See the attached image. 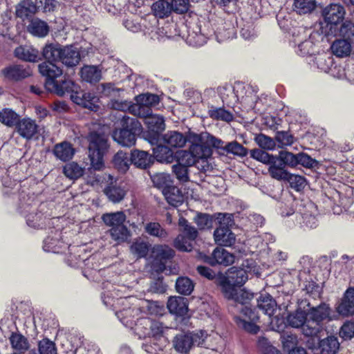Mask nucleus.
Listing matches in <instances>:
<instances>
[{
	"label": "nucleus",
	"mask_w": 354,
	"mask_h": 354,
	"mask_svg": "<svg viewBox=\"0 0 354 354\" xmlns=\"http://www.w3.org/2000/svg\"><path fill=\"white\" fill-rule=\"evenodd\" d=\"M218 283L225 297L232 301L237 291L236 287L239 286H235V284L228 281L225 277L220 279Z\"/></svg>",
	"instance_id": "obj_51"
},
{
	"label": "nucleus",
	"mask_w": 354,
	"mask_h": 354,
	"mask_svg": "<svg viewBox=\"0 0 354 354\" xmlns=\"http://www.w3.org/2000/svg\"><path fill=\"white\" fill-rule=\"evenodd\" d=\"M131 164L141 169H146L152 162L151 156L147 151L138 149L131 151Z\"/></svg>",
	"instance_id": "obj_26"
},
{
	"label": "nucleus",
	"mask_w": 354,
	"mask_h": 354,
	"mask_svg": "<svg viewBox=\"0 0 354 354\" xmlns=\"http://www.w3.org/2000/svg\"><path fill=\"white\" fill-rule=\"evenodd\" d=\"M336 309L339 315L343 317L354 315V288L346 290Z\"/></svg>",
	"instance_id": "obj_12"
},
{
	"label": "nucleus",
	"mask_w": 354,
	"mask_h": 354,
	"mask_svg": "<svg viewBox=\"0 0 354 354\" xmlns=\"http://www.w3.org/2000/svg\"><path fill=\"white\" fill-rule=\"evenodd\" d=\"M277 306L274 299L268 293H263L257 298V307L266 315L271 316Z\"/></svg>",
	"instance_id": "obj_29"
},
{
	"label": "nucleus",
	"mask_w": 354,
	"mask_h": 354,
	"mask_svg": "<svg viewBox=\"0 0 354 354\" xmlns=\"http://www.w3.org/2000/svg\"><path fill=\"white\" fill-rule=\"evenodd\" d=\"M162 194L167 203L174 207H178L184 201L181 191L176 186L171 185L166 187L162 190Z\"/></svg>",
	"instance_id": "obj_24"
},
{
	"label": "nucleus",
	"mask_w": 354,
	"mask_h": 354,
	"mask_svg": "<svg viewBox=\"0 0 354 354\" xmlns=\"http://www.w3.org/2000/svg\"><path fill=\"white\" fill-rule=\"evenodd\" d=\"M37 9V3L31 0H23L16 7V15L24 19L35 14Z\"/></svg>",
	"instance_id": "obj_33"
},
{
	"label": "nucleus",
	"mask_w": 354,
	"mask_h": 354,
	"mask_svg": "<svg viewBox=\"0 0 354 354\" xmlns=\"http://www.w3.org/2000/svg\"><path fill=\"white\" fill-rule=\"evenodd\" d=\"M151 244L140 238L136 239L130 246L131 253L137 259L146 258L149 254Z\"/></svg>",
	"instance_id": "obj_28"
},
{
	"label": "nucleus",
	"mask_w": 354,
	"mask_h": 354,
	"mask_svg": "<svg viewBox=\"0 0 354 354\" xmlns=\"http://www.w3.org/2000/svg\"><path fill=\"white\" fill-rule=\"evenodd\" d=\"M64 174L70 179H77L84 174V169L75 162L66 164L63 168Z\"/></svg>",
	"instance_id": "obj_49"
},
{
	"label": "nucleus",
	"mask_w": 354,
	"mask_h": 354,
	"mask_svg": "<svg viewBox=\"0 0 354 354\" xmlns=\"http://www.w3.org/2000/svg\"><path fill=\"white\" fill-rule=\"evenodd\" d=\"M126 122L127 124H130L131 129H115L113 132L112 137L119 145L130 147L136 143V131L140 130V124L138 120L129 118L127 119Z\"/></svg>",
	"instance_id": "obj_3"
},
{
	"label": "nucleus",
	"mask_w": 354,
	"mask_h": 354,
	"mask_svg": "<svg viewBox=\"0 0 354 354\" xmlns=\"http://www.w3.org/2000/svg\"><path fill=\"white\" fill-rule=\"evenodd\" d=\"M201 258L204 262L212 266L216 265L227 266L233 263L235 259L232 254L221 248L214 249L210 256L203 255Z\"/></svg>",
	"instance_id": "obj_9"
},
{
	"label": "nucleus",
	"mask_w": 354,
	"mask_h": 354,
	"mask_svg": "<svg viewBox=\"0 0 354 354\" xmlns=\"http://www.w3.org/2000/svg\"><path fill=\"white\" fill-rule=\"evenodd\" d=\"M151 10L156 17H166L171 12L170 3L167 0H158L152 4Z\"/></svg>",
	"instance_id": "obj_40"
},
{
	"label": "nucleus",
	"mask_w": 354,
	"mask_h": 354,
	"mask_svg": "<svg viewBox=\"0 0 354 354\" xmlns=\"http://www.w3.org/2000/svg\"><path fill=\"white\" fill-rule=\"evenodd\" d=\"M53 152L57 159L63 162H66L73 158L75 153V149L72 144L64 141L56 144L53 148Z\"/></svg>",
	"instance_id": "obj_16"
},
{
	"label": "nucleus",
	"mask_w": 354,
	"mask_h": 354,
	"mask_svg": "<svg viewBox=\"0 0 354 354\" xmlns=\"http://www.w3.org/2000/svg\"><path fill=\"white\" fill-rule=\"evenodd\" d=\"M145 118V122L149 131L151 132L149 138V142L153 145H157L159 140L160 133L165 129L164 118L159 115H153L152 113L148 116H140Z\"/></svg>",
	"instance_id": "obj_6"
},
{
	"label": "nucleus",
	"mask_w": 354,
	"mask_h": 354,
	"mask_svg": "<svg viewBox=\"0 0 354 354\" xmlns=\"http://www.w3.org/2000/svg\"><path fill=\"white\" fill-rule=\"evenodd\" d=\"M322 354H336L339 348L338 338L330 335L319 342Z\"/></svg>",
	"instance_id": "obj_32"
},
{
	"label": "nucleus",
	"mask_w": 354,
	"mask_h": 354,
	"mask_svg": "<svg viewBox=\"0 0 354 354\" xmlns=\"http://www.w3.org/2000/svg\"><path fill=\"white\" fill-rule=\"evenodd\" d=\"M102 221L104 223L111 227L124 225L126 220V216L122 212H117L113 213H107L103 214Z\"/></svg>",
	"instance_id": "obj_42"
},
{
	"label": "nucleus",
	"mask_w": 354,
	"mask_h": 354,
	"mask_svg": "<svg viewBox=\"0 0 354 354\" xmlns=\"http://www.w3.org/2000/svg\"><path fill=\"white\" fill-rule=\"evenodd\" d=\"M241 315V317H235V321L239 327L250 333L257 334L259 330V327L257 325L259 315L255 310H252L250 307L242 308Z\"/></svg>",
	"instance_id": "obj_5"
},
{
	"label": "nucleus",
	"mask_w": 354,
	"mask_h": 354,
	"mask_svg": "<svg viewBox=\"0 0 354 354\" xmlns=\"http://www.w3.org/2000/svg\"><path fill=\"white\" fill-rule=\"evenodd\" d=\"M310 303L307 300H302L299 304L297 310L288 315L287 322L292 328H301L304 333V328L307 324L308 312L306 307H309Z\"/></svg>",
	"instance_id": "obj_8"
},
{
	"label": "nucleus",
	"mask_w": 354,
	"mask_h": 354,
	"mask_svg": "<svg viewBox=\"0 0 354 354\" xmlns=\"http://www.w3.org/2000/svg\"><path fill=\"white\" fill-rule=\"evenodd\" d=\"M15 55L18 59L30 62H35L39 59L38 50L28 46H20L16 48Z\"/></svg>",
	"instance_id": "obj_25"
},
{
	"label": "nucleus",
	"mask_w": 354,
	"mask_h": 354,
	"mask_svg": "<svg viewBox=\"0 0 354 354\" xmlns=\"http://www.w3.org/2000/svg\"><path fill=\"white\" fill-rule=\"evenodd\" d=\"M127 191L124 189V187L117 184H111L104 189V194L114 203H120L122 201Z\"/></svg>",
	"instance_id": "obj_34"
},
{
	"label": "nucleus",
	"mask_w": 354,
	"mask_h": 354,
	"mask_svg": "<svg viewBox=\"0 0 354 354\" xmlns=\"http://www.w3.org/2000/svg\"><path fill=\"white\" fill-rule=\"evenodd\" d=\"M153 153L155 158L160 162L171 163L175 156L173 151L168 146L157 145L153 148Z\"/></svg>",
	"instance_id": "obj_31"
},
{
	"label": "nucleus",
	"mask_w": 354,
	"mask_h": 354,
	"mask_svg": "<svg viewBox=\"0 0 354 354\" xmlns=\"http://www.w3.org/2000/svg\"><path fill=\"white\" fill-rule=\"evenodd\" d=\"M62 48L59 44H46L43 48L42 55L46 62H55L59 61Z\"/></svg>",
	"instance_id": "obj_38"
},
{
	"label": "nucleus",
	"mask_w": 354,
	"mask_h": 354,
	"mask_svg": "<svg viewBox=\"0 0 354 354\" xmlns=\"http://www.w3.org/2000/svg\"><path fill=\"white\" fill-rule=\"evenodd\" d=\"M193 241L183 234H178L174 241V246L181 252H190L193 248Z\"/></svg>",
	"instance_id": "obj_59"
},
{
	"label": "nucleus",
	"mask_w": 354,
	"mask_h": 354,
	"mask_svg": "<svg viewBox=\"0 0 354 354\" xmlns=\"http://www.w3.org/2000/svg\"><path fill=\"white\" fill-rule=\"evenodd\" d=\"M277 158L285 167H295L297 165V154L282 151L279 153Z\"/></svg>",
	"instance_id": "obj_61"
},
{
	"label": "nucleus",
	"mask_w": 354,
	"mask_h": 354,
	"mask_svg": "<svg viewBox=\"0 0 354 354\" xmlns=\"http://www.w3.org/2000/svg\"><path fill=\"white\" fill-rule=\"evenodd\" d=\"M193 337L189 333L187 334L176 335L173 340L175 350L180 353H187L189 351L193 344Z\"/></svg>",
	"instance_id": "obj_22"
},
{
	"label": "nucleus",
	"mask_w": 354,
	"mask_h": 354,
	"mask_svg": "<svg viewBox=\"0 0 354 354\" xmlns=\"http://www.w3.org/2000/svg\"><path fill=\"white\" fill-rule=\"evenodd\" d=\"M145 232L150 236L157 237L160 239H165L168 236V233L160 223L150 222L145 226Z\"/></svg>",
	"instance_id": "obj_44"
},
{
	"label": "nucleus",
	"mask_w": 354,
	"mask_h": 354,
	"mask_svg": "<svg viewBox=\"0 0 354 354\" xmlns=\"http://www.w3.org/2000/svg\"><path fill=\"white\" fill-rule=\"evenodd\" d=\"M38 68L40 74L46 77V89L54 88V82L62 75V70L52 62H44L38 65Z\"/></svg>",
	"instance_id": "obj_10"
},
{
	"label": "nucleus",
	"mask_w": 354,
	"mask_h": 354,
	"mask_svg": "<svg viewBox=\"0 0 354 354\" xmlns=\"http://www.w3.org/2000/svg\"><path fill=\"white\" fill-rule=\"evenodd\" d=\"M268 174L273 178L279 181H286L288 179L289 171L286 167L276 158L268 167Z\"/></svg>",
	"instance_id": "obj_23"
},
{
	"label": "nucleus",
	"mask_w": 354,
	"mask_h": 354,
	"mask_svg": "<svg viewBox=\"0 0 354 354\" xmlns=\"http://www.w3.org/2000/svg\"><path fill=\"white\" fill-rule=\"evenodd\" d=\"M225 277L239 287L245 284L248 279V275L246 274L245 270L236 266H232L229 268L227 272V275Z\"/></svg>",
	"instance_id": "obj_21"
},
{
	"label": "nucleus",
	"mask_w": 354,
	"mask_h": 354,
	"mask_svg": "<svg viewBox=\"0 0 354 354\" xmlns=\"http://www.w3.org/2000/svg\"><path fill=\"white\" fill-rule=\"evenodd\" d=\"M331 50L333 53L339 57H347L351 51V42L343 39H337L331 45Z\"/></svg>",
	"instance_id": "obj_35"
},
{
	"label": "nucleus",
	"mask_w": 354,
	"mask_h": 354,
	"mask_svg": "<svg viewBox=\"0 0 354 354\" xmlns=\"http://www.w3.org/2000/svg\"><path fill=\"white\" fill-rule=\"evenodd\" d=\"M208 114L209 116L214 120H222L227 122H231L234 119L232 113L223 108L212 106L208 111Z\"/></svg>",
	"instance_id": "obj_47"
},
{
	"label": "nucleus",
	"mask_w": 354,
	"mask_h": 354,
	"mask_svg": "<svg viewBox=\"0 0 354 354\" xmlns=\"http://www.w3.org/2000/svg\"><path fill=\"white\" fill-rule=\"evenodd\" d=\"M178 225L181 229V234L187 237L191 241H195L197 238L198 232L194 226L191 225L187 219L180 217L178 220Z\"/></svg>",
	"instance_id": "obj_48"
},
{
	"label": "nucleus",
	"mask_w": 354,
	"mask_h": 354,
	"mask_svg": "<svg viewBox=\"0 0 354 354\" xmlns=\"http://www.w3.org/2000/svg\"><path fill=\"white\" fill-rule=\"evenodd\" d=\"M176 158L177 163L185 165L187 167L195 165L196 162L190 149L189 151L183 150L178 151Z\"/></svg>",
	"instance_id": "obj_60"
},
{
	"label": "nucleus",
	"mask_w": 354,
	"mask_h": 354,
	"mask_svg": "<svg viewBox=\"0 0 354 354\" xmlns=\"http://www.w3.org/2000/svg\"><path fill=\"white\" fill-rule=\"evenodd\" d=\"M339 34L344 39L354 42V23L351 21H344L340 27Z\"/></svg>",
	"instance_id": "obj_64"
},
{
	"label": "nucleus",
	"mask_w": 354,
	"mask_h": 354,
	"mask_svg": "<svg viewBox=\"0 0 354 354\" xmlns=\"http://www.w3.org/2000/svg\"><path fill=\"white\" fill-rule=\"evenodd\" d=\"M225 151L241 158L245 157L248 150L236 141L227 142L225 145Z\"/></svg>",
	"instance_id": "obj_53"
},
{
	"label": "nucleus",
	"mask_w": 354,
	"mask_h": 354,
	"mask_svg": "<svg viewBox=\"0 0 354 354\" xmlns=\"http://www.w3.org/2000/svg\"><path fill=\"white\" fill-rule=\"evenodd\" d=\"M88 141V157L95 170L104 167L103 156L108 149L107 137L101 131H91L87 137Z\"/></svg>",
	"instance_id": "obj_1"
},
{
	"label": "nucleus",
	"mask_w": 354,
	"mask_h": 354,
	"mask_svg": "<svg viewBox=\"0 0 354 354\" xmlns=\"http://www.w3.org/2000/svg\"><path fill=\"white\" fill-rule=\"evenodd\" d=\"M82 80L90 84H95L102 79V68L100 66L85 65L80 70Z\"/></svg>",
	"instance_id": "obj_15"
},
{
	"label": "nucleus",
	"mask_w": 354,
	"mask_h": 354,
	"mask_svg": "<svg viewBox=\"0 0 354 354\" xmlns=\"http://www.w3.org/2000/svg\"><path fill=\"white\" fill-rule=\"evenodd\" d=\"M61 233L56 231L53 236H48L44 241L43 248L46 252L59 253L62 252V249L66 247L61 239Z\"/></svg>",
	"instance_id": "obj_18"
},
{
	"label": "nucleus",
	"mask_w": 354,
	"mask_h": 354,
	"mask_svg": "<svg viewBox=\"0 0 354 354\" xmlns=\"http://www.w3.org/2000/svg\"><path fill=\"white\" fill-rule=\"evenodd\" d=\"M151 180L155 187L162 189V190L172 185L170 175L165 173L154 174L151 176Z\"/></svg>",
	"instance_id": "obj_56"
},
{
	"label": "nucleus",
	"mask_w": 354,
	"mask_h": 354,
	"mask_svg": "<svg viewBox=\"0 0 354 354\" xmlns=\"http://www.w3.org/2000/svg\"><path fill=\"white\" fill-rule=\"evenodd\" d=\"M250 156L265 165H268V166L271 164V162H272L277 158V156L269 154L265 151L259 149H254L251 150Z\"/></svg>",
	"instance_id": "obj_57"
},
{
	"label": "nucleus",
	"mask_w": 354,
	"mask_h": 354,
	"mask_svg": "<svg viewBox=\"0 0 354 354\" xmlns=\"http://www.w3.org/2000/svg\"><path fill=\"white\" fill-rule=\"evenodd\" d=\"M189 149L196 160L205 157H210L212 153V149L207 146V144H192Z\"/></svg>",
	"instance_id": "obj_52"
},
{
	"label": "nucleus",
	"mask_w": 354,
	"mask_h": 354,
	"mask_svg": "<svg viewBox=\"0 0 354 354\" xmlns=\"http://www.w3.org/2000/svg\"><path fill=\"white\" fill-rule=\"evenodd\" d=\"M1 73L8 80L18 81L30 76L31 72L21 65H11L2 69Z\"/></svg>",
	"instance_id": "obj_13"
},
{
	"label": "nucleus",
	"mask_w": 354,
	"mask_h": 354,
	"mask_svg": "<svg viewBox=\"0 0 354 354\" xmlns=\"http://www.w3.org/2000/svg\"><path fill=\"white\" fill-rule=\"evenodd\" d=\"M176 291L184 295H189L194 290V285L193 281L187 277H180L176 281Z\"/></svg>",
	"instance_id": "obj_43"
},
{
	"label": "nucleus",
	"mask_w": 354,
	"mask_h": 354,
	"mask_svg": "<svg viewBox=\"0 0 354 354\" xmlns=\"http://www.w3.org/2000/svg\"><path fill=\"white\" fill-rule=\"evenodd\" d=\"M167 308L174 315L183 316L188 310L187 299L183 297H171L167 301Z\"/></svg>",
	"instance_id": "obj_19"
},
{
	"label": "nucleus",
	"mask_w": 354,
	"mask_h": 354,
	"mask_svg": "<svg viewBox=\"0 0 354 354\" xmlns=\"http://www.w3.org/2000/svg\"><path fill=\"white\" fill-rule=\"evenodd\" d=\"M109 232L111 238L118 243L126 241L130 236V232L124 225L111 227Z\"/></svg>",
	"instance_id": "obj_50"
},
{
	"label": "nucleus",
	"mask_w": 354,
	"mask_h": 354,
	"mask_svg": "<svg viewBox=\"0 0 354 354\" xmlns=\"http://www.w3.org/2000/svg\"><path fill=\"white\" fill-rule=\"evenodd\" d=\"M137 310L131 308L123 309L116 313V316L120 322L127 327L132 328L135 321L133 313Z\"/></svg>",
	"instance_id": "obj_55"
},
{
	"label": "nucleus",
	"mask_w": 354,
	"mask_h": 354,
	"mask_svg": "<svg viewBox=\"0 0 354 354\" xmlns=\"http://www.w3.org/2000/svg\"><path fill=\"white\" fill-rule=\"evenodd\" d=\"M314 209V205L312 203L308 204L306 209L300 213V219L302 222H299L303 227L308 228H315L317 226V219L315 215L312 214V209Z\"/></svg>",
	"instance_id": "obj_37"
},
{
	"label": "nucleus",
	"mask_w": 354,
	"mask_h": 354,
	"mask_svg": "<svg viewBox=\"0 0 354 354\" xmlns=\"http://www.w3.org/2000/svg\"><path fill=\"white\" fill-rule=\"evenodd\" d=\"M308 319L304 328V335L307 337L317 335L322 330V323L324 320L329 319L330 308L325 303H322L316 307H308Z\"/></svg>",
	"instance_id": "obj_2"
},
{
	"label": "nucleus",
	"mask_w": 354,
	"mask_h": 354,
	"mask_svg": "<svg viewBox=\"0 0 354 354\" xmlns=\"http://www.w3.org/2000/svg\"><path fill=\"white\" fill-rule=\"evenodd\" d=\"M113 163L120 172L125 173L129 169L131 160L127 152L119 151L113 156Z\"/></svg>",
	"instance_id": "obj_36"
},
{
	"label": "nucleus",
	"mask_w": 354,
	"mask_h": 354,
	"mask_svg": "<svg viewBox=\"0 0 354 354\" xmlns=\"http://www.w3.org/2000/svg\"><path fill=\"white\" fill-rule=\"evenodd\" d=\"M16 129L19 135L26 140L32 139L39 132V126L28 118L19 120Z\"/></svg>",
	"instance_id": "obj_11"
},
{
	"label": "nucleus",
	"mask_w": 354,
	"mask_h": 354,
	"mask_svg": "<svg viewBox=\"0 0 354 354\" xmlns=\"http://www.w3.org/2000/svg\"><path fill=\"white\" fill-rule=\"evenodd\" d=\"M75 88H77V85L75 84L73 81L65 79L60 82L55 80L54 82V88H48L47 90L59 96H63L66 93H73Z\"/></svg>",
	"instance_id": "obj_27"
},
{
	"label": "nucleus",
	"mask_w": 354,
	"mask_h": 354,
	"mask_svg": "<svg viewBox=\"0 0 354 354\" xmlns=\"http://www.w3.org/2000/svg\"><path fill=\"white\" fill-rule=\"evenodd\" d=\"M345 13L344 6L339 3H330L324 7L322 11L324 23L330 25V29L333 26L337 25L343 20Z\"/></svg>",
	"instance_id": "obj_7"
},
{
	"label": "nucleus",
	"mask_w": 354,
	"mask_h": 354,
	"mask_svg": "<svg viewBox=\"0 0 354 354\" xmlns=\"http://www.w3.org/2000/svg\"><path fill=\"white\" fill-rule=\"evenodd\" d=\"M172 172L179 182L185 183L189 181V169L185 165L178 163L173 165Z\"/></svg>",
	"instance_id": "obj_62"
},
{
	"label": "nucleus",
	"mask_w": 354,
	"mask_h": 354,
	"mask_svg": "<svg viewBox=\"0 0 354 354\" xmlns=\"http://www.w3.org/2000/svg\"><path fill=\"white\" fill-rule=\"evenodd\" d=\"M315 64L321 71L328 72L333 64V59L326 53L319 54L315 57Z\"/></svg>",
	"instance_id": "obj_63"
},
{
	"label": "nucleus",
	"mask_w": 354,
	"mask_h": 354,
	"mask_svg": "<svg viewBox=\"0 0 354 354\" xmlns=\"http://www.w3.org/2000/svg\"><path fill=\"white\" fill-rule=\"evenodd\" d=\"M10 341L12 348L20 352H24L28 350L29 344L27 339L19 333H13L10 337Z\"/></svg>",
	"instance_id": "obj_54"
},
{
	"label": "nucleus",
	"mask_w": 354,
	"mask_h": 354,
	"mask_svg": "<svg viewBox=\"0 0 354 354\" xmlns=\"http://www.w3.org/2000/svg\"><path fill=\"white\" fill-rule=\"evenodd\" d=\"M27 28L30 34L38 37H44L49 32L48 24L38 18L32 19Z\"/></svg>",
	"instance_id": "obj_30"
},
{
	"label": "nucleus",
	"mask_w": 354,
	"mask_h": 354,
	"mask_svg": "<svg viewBox=\"0 0 354 354\" xmlns=\"http://www.w3.org/2000/svg\"><path fill=\"white\" fill-rule=\"evenodd\" d=\"M73 102L91 111H96L98 106L97 104L98 98L92 93L87 94L84 100H81L80 97L75 95L73 97Z\"/></svg>",
	"instance_id": "obj_45"
},
{
	"label": "nucleus",
	"mask_w": 354,
	"mask_h": 354,
	"mask_svg": "<svg viewBox=\"0 0 354 354\" xmlns=\"http://www.w3.org/2000/svg\"><path fill=\"white\" fill-rule=\"evenodd\" d=\"M136 103L132 109L136 116H148L152 113L151 107L158 104L160 98L158 95L151 93L139 95L136 97Z\"/></svg>",
	"instance_id": "obj_4"
},
{
	"label": "nucleus",
	"mask_w": 354,
	"mask_h": 354,
	"mask_svg": "<svg viewBox=\"0 0 354 354\" xmlns=\"http://www.w3.org/2000/svg\"><path fill=\"white\" fill-rule=\"evenodd\" d=\"M250 156L265 165H268V166L271 164V162H272L277 158V156L269 154L265 151L259 149H254L251 150Z\"/></svg>",
	"instance_id": "obj_58"
},
{
	"label": "nucleus",
	"mask_w": 354,
	"mask_h": 354,
	"mask_svg": "<svg viewBox=\"0 0 354 354\" xmlns=\"http://www.w3.org/2000/svg\"><path fill=\"white\" fill-rule=\"evenodd\" d=\"M59 60L68 67L75 66L80 61V53L75 47H64L62 50Z\"/></svg>",
	"instance_id": "obj_17"
},
{
	"label": "nucleus",
	"mask_w": 354,
	"mask_h": 354,
	"mask_svg": "<svg viewBox=\"0 0 354 354\" xmlns=\"http://www.w3.org/2000/svg\"><path fill=\"white\" fill-rule=\"evenodd\" d=\"M162 140L165 144L171 148H181L187 142V138L176 131H170L162 136Z\"/></svg>",
	"instance_id": "obj_20"
},
{
	"label": "nucleus",
	"mask_w": 354,
	"mask_h": 354,
	"mask_svg": "<svg viewBox=\"0 0 354 354\" xmlns=\"http://www.w3.org/2000/svg\"><path fill=\"white\" fill-rule=\"evenodd\" d=\"M19 120V115L9 108L3 109L0 111V122L7 127L16 126Z\"/></svg>",
	"instance_id": "obj_41"
},
{
	"label": "nucleus",
	"mask_w": 354,
	"mask_h": 354,
	"mask_svg": "<svg viewBox=\"0 0 354 354\" xmlns=\"http://www.w3.org/2000/svg\"><path fill=\"white\" fill-rule=\"evenodd\" d=\"M315 8V0H295L294 2V10L299 15L310 13Z\"/></svg>",
	"instance_id": "obj_46"
},
{
	"label": "nucleus",
	"mask_w": 354,
	"mask_h": 354,
	"mask_svg": "<svg viewBox=\"0 0 354 354\" xmlns=\"http://www.w3.org/2000/svg\"><path fill=\"white\" fill-rule=\"evenodd\" d=\"M216 244L222 246H231L235 243V235L228 227L220 226L214 232Z\"/></svg>",
	"instance_id": "obj_14"
},
{
	"label": "nucleus",
	"mask_w": 354,
	"mask_h": 354,
	"mask_svg": "<svg viewBox=\"0 0 354 354\" xmlns=\"http://www.w3.org/2000/svg\"><path fill=\"white\" fill-rule=\"evenodd\" d=\"M151 251L154 257L160 261L171 259L175 255V251L167 245H155Z\"/></svg>",
	"instance_id": "obj_39"
}]
</instances>
